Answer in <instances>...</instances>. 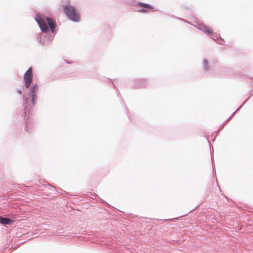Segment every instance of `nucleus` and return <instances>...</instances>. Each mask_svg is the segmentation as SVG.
Listing matches in <instances>:
<instances>
[{
	"mask_svg": "<svg viewBox=\"0 0 253 253\" xmlns=\"http://www.w3.org/2000/svg\"><path fill=\"white\" fill-rule=\"evenodd\" d=\"M196 27L199 30L204 32L218 43L221 45L224 44L225 41L224 39L221 37L218 36L217 34H213L212 28L208 27L205 24L201 23H198Z\"/></svg>",
	"mask_w": 253,
	"mask_h": 253,
	"instance_id": "2",
	"label": "nucleus"
},
{
	"mask_svg": "<svg viewBox=\"0 0 253 253\" xmlns=\"http://www.w3.org/2000/svg\"><path fill=\"white\" fill-rule=\"evenodd\" d=\"M46 20L50 28V31L52 33H54L56 26L55 23L53 22V20L51 18L48 17H46Z\"/></svg>",
	"mask_w": 253,
	"mask_h": 253,
	"instance_id": "8",
	"label": "nucleus"
},
{
	"mask_svg": "<svg viewBox=\"0 0 253 253\" xmlns=\"http://www.w3.org/2000/svg\"><path fill=\"white\" fill-rule=\"evenodd\" d=\"M203 64H204V68L205 70H206L207 71H208L209 70V67H208V61L207 59H204V62H203Z\"/></svg>",
	"mask_w": 253,
	"mask_h": 253,
	"instance_id": "11",
	"label": "nucleus"
},
{
	"mask_svg": "<svg viewBox=\"0 0 253 253\" xmlns=\"http://www.w3.org/2000/svg\"><path fill=\"white\" fill-rule=\"evenodd\" d=\"M38 89L39 86L37 84H33V86L29 89V93L31 96V98H29L25 96L23 97L25 112L24 119L26 120L25 129L26 131H30L31 127H33V124L31 123L30 122V114L31 111L36 104V101L37 99L36 92Z\"/></svg>",
	"mask_w": 253,
	"mask_h": 253,
	"instance_id": "1",
	"label": "nucleus"
},
{
	"mask_svg": "<svg viewBox=\"0 0 253 253\" xmlns=\"http://www.w3.org/2000/svg\"><path fill=\"white\" fill-rule=\"evenodd\" d=\"M16 91L17 92L20 94L22 93V90L20 89H17Z\"/></svg>",
	"mask_w": 253,
	"mask_h": 253,
	"instance_id": "13",
	"label": "nucleus"
},
{
	"mask_svg": "<svg viewBox=\"0 0 253 253\" xmlns=\"http://www.w3.org/2000/svg\"><path fill=\"white\" fill-rule=\"evenodd\" d=\"M35 20L38 23L39 27L43 33H46L48 32L49 28L46 23L40 15H37Z\"/></svg>",
	"mask_w": 253,
	"mask_h": 253,
	"instance_id": "4",
	"label": "nucleus"
},
{
	"mask_svg": "<svg viewBox=\"0 0 253 253\" xmlns=\"http://www.w3.org/2000/svg\"><path fill=\"white\" fill-rule=\"evenodd\" d=\"M115 82H112V84H113V86H114V88H116V87H115Z\"/></svg>",
	"mask_w": 253,
	"mask_h": 253,
	"instance_id": "15",
	"label": "nucleus"
},
{
	"mask_svg": "<svg viewBox=\"0 0 253 253\" xmlns=\"http://www.w3.org/2000/svg\"><path fill=\"white\" fill-rule=\"evenodd\" d=\"M13 221L8 217L0 216V223L3 225H9Z\"/></svg>",
	"mask_w": 253,
	"mask_h": 253,
	"instance_id": "9",
	"label": "nucleus"
},
{
	"mask_svg": "<svg viewBox=\"0 0 253 253\" xmlns=\"http://www.w3.org/2000/svg\"><path fill=\"white\" fill-rule=\"evenodd\" d=\"M63 11L70 20L75 22L79 21L80 13L75 7L71 5H64Z\"/></svg>",
	"mask_w": 253,
	"mask_h": 253,
	"instance_id": "3",
	"label": "nucleus"
},
{
	"mask_svg": "<svg viewBox=\"0 0 253 253\" xmlns=\"http://www.w3.org/2000/svg\"><path fill=\"white\" fill-rule=\"evenodd\" d=\"M138 5L141 6H143L146 8H150V9H154V8L150 4L148 3H144L142 2H138L137 4Z\"/></svg>",
	"mask_w": 253,
	"mask_h": 253,
	"instance_id": "10",
	"label": "nucleus"
},
{
	"mask_svg": "<svg viewBox=\"0 0 253 253\" xmlns=\"http://www.w3.org/2000/svg\"><path fill=\"white\" fill-rule=\"evenodd\" d=\"M53 34H48L46 36H44V38H42L41 35H38L37 39H39L40 42L42 45L47 44L53 39L54 35Z\"/></svg>",
	"mask_w": 253,
	"mask_h": 253,
	"instance_id": "6",
	"label": "nucleus"
},
{
	"mask_svg": "<svg viewBox=\"0 0 253 253\" xmlns=\"http://www.w3.org/2000/svg\"><path fill=\"white\" fill-rule=\"evenodd\" d=\"M32 68H30L25 73L23 78L26 88H28L31 85L32 81Z\"/></svg>",
	"mask_w": 253,
	"mask_h": 253,
	"instance_id": "5",
	"label": "nucleus"
},
{
	"mask_svg": "<svg viewBox=\"0 0 253 253\" xmlns=\"http://www.w3.org/2000/svg\"><path fill=\"white\" fill-rule=\"evenodd\" d=\"M148 84V81L146 79H140L135 81L134 86L135 87H142L146 86Z\"/></svg>",
	"mask_w": 253,
	"mask_h": 253,
	"instance_id": "7",
	"label": "nucleus"
},
{
	"mask_svg": "<svg viewBox=\"0 0 253 253\" xmlns=\"http://www.w3.org/2000/svg\"><path fill=\"white\" fill-rule=\"evenodd\" d=\"M245 104V102H244L241 105V106L237 109V110H236L233 113V114H232V115L231 116V117L228 119V120H229L230 118H231L232 117L234 116L235 113L238 110H239L240 109H241L243 106Z\"/></svg>",
	"mask_w": 253,
	"mask_h": 253,
	"instance_id": "12",
	"label": "nucleus"
},
{
	"mask_svg": "<svg viewBox=\"0 0 253 253\" xmlns=\"http://www.w3.org/2000/svg\"><path fill=\"white\" fill-rule=\"evenodd\" d=\"M139 11L141 12H145L147 11V10L145 9H140Z\"/></svg>",
	"mask_w": 253,
	"mask_h": 253,
	"instance_id": "14",
	"label": "nucleus"
}]
</instances>
